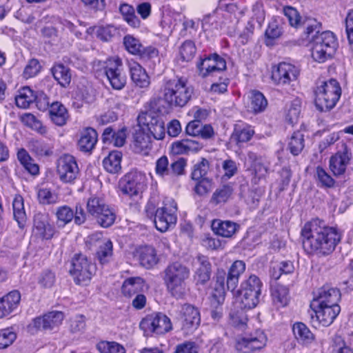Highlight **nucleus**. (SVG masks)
<instances>
[{"instance_id": "23", "label": "nucleus", "mask_w": 353, "mask_h": 353, "mask_svg": "<svg viewBox=\"0 0 353 353\" xmlns=\"http://www.w3.org/2000/svg\"><path fill=\"white\" fill-rule=\"evenodd\" d=\"M203 146L202 143L194 139H184L173 142L170 149L173 154L179 155L190 152H196L201 150Z\"/></svg>"}, {"instance_id": "3", "label": "nucleus", "mask_w": 353, "mask_h": 353, "mask_svg": "<svg viewBox=\"0 0 353 353\" xmlns=\"http://www.w3.org/2000/svg\"><path fill=\"white\" fill-rule=\"evenodd\" d=\"M163 100L170 106L184 107L190 100L193 90L184 79H164L161 86Z\"/></svg>"}, {"instance_id": "17", "label": "nucleus", "mask_w": 353, "mask_h": 353, "mask_svg": "<svg viewBox=\"0 0 353 353\" xmlns=\"http://www.w3.org/2000/svg\"><path fill=\"white\" fill-rule=\"evenodd\" d=\"M197 68L199 75L205 78L225 70L226 62L219 55L214 54L201 59L197 63Z\"/></svg>"}, {"instance_id": "26", "label": "nucleus", "mask_w": 353, "mask_h": 353, "mask_svg": "<svg viewBox=\"0 0 353 353\" xmlns=\"http://www.w3.org/2000/svg\"><path fill=\"white\" fill-rule=\"evenodd\" d=\"M225 272L219 270L216 274V281L212 293V305H221L225 296Z\"/></svg>"}, {"instance_id": "41", "label": "nucleus", "mask_w": 353, "mask_h": 353, "mask_svg": "<svg viewBox=\"0 0 353 353\" xmlns=\"http://www.w3.org/2000/svg\"><path fill=\"white\" fill-rule=\"evenodd\" d=\"M272 296L277 307H285L289 302V290L283 285H276L272 289Z\"/></svg>"}, {"instance_id": "50", "label": "nucleus", "mask_w": 353, "mask_h": 353, "mask_svg": "<svg viewBox=\"0 0 353 353\" xmlns=\"http://www.w3.org/2000/svg\"><path fill=\"white\" fill-rule=\"evenodd\" d=\"M288 148L293 155H298L304 148L303 134L299 131L294 132L289 142Z\"/></svg>"}, {"instance_id": "53", "label": "nucleus", "mask_w": 353, "mask_h": 353, "mask_svg": "<svg viewBox=\"0 0 353 353\" xmlns=\"http://www.w3.org/2000/svg\"><path fill=\"white\" fill-rule=\"evenodd\" d=\"M123 44L126 50L132 54L139 55L141 50H143L141 41L131 35H127L123 38Z\"/></svg>"}, {"instance_id": "4", "label": "nucleus", "mask_w": 353, "mask_h": 353, "mask_svg": "<svg viewBox=\"0 0 353 353\" xmlns=\"http://www.w3.org/2000/svg\"><path fill=\"white\" fill-rule=\"evenodd\" d=\"M145 212L148 217L153 219L157 230L161 232H166L176 223L177 205L172 198H165L163 206L158 208L155 212L154 205L148 203Z\"/></svg>"}, {"instance_id": "40", "label": "nucleus", "mask_w": 353, "mask_h": 353, "mask_svg": "<svg viewBox=\"0 0 353 353\" xmlns=\"http://www.w3.org/2000/svg\"><path fill=\"white\" fill-rule=\"evenodd\" d=\"M13 215L20 228L26 222L27 216L24 209L23 199L21 195H16L12 202Z\"/></svg>"}, {"instance_id": "45", "label": "nucleus", "mask_w": 353, "mask_h": 353, "mask_svg": "<svg viewBox=\"0 0 353 353\" xmlns=\"http://www.w3.org/2000/svg\"><path fill=\"white\" fill-rule=\"evenodd\" d=\"M105 210H100L97 215H94L97 222L103 228H108L112 225L116 219V214L113 209L109 205L104 208Z\"/></svg>"}, {"instance_id": "46", "label": "nucleus", "mask_w": 353, "mask_h": 353, "mask_svg": "<svg viewBox=\"0 0 353 353\" xmlns=\"http://www.w3.org/2000/svg\"><path fill=\"white\" fill-rule=\"evenodd\" d=\"M37 199L39 203L43 205L55 204L59 201L58 194L48 188H41L37 190Z\"/></svg>"}, {"instance_id": "38", "label": "nucleus", "mask_w": 353, "mask_h": 353, "mask_svg": "<svg viewBox=\"0 0 353 353\" xmlns=\"http://www.w3.org/2000/svg\"><path fill=\"white\" fill-rule=\"evenodd\" d=\"M121 159L122 153L118 150H113L103 160V168L110 173H117L121 169Z\"/></svg>"}, {"instance_id": "29", "label": "nucleus", "mask_w": 353, "mask_h": 353, "mask_svg": "<svg viewBox=\"0 0 353 353\" xmlns=\"http://www.w3.org/2000/svg\"><path fill=\"white\" fill-rule=\"evenodd\" d=\"M98 134L97 131L92 128L83 129L80 133L78 141V147L82 152H90L95 146L97 142Z\"/></svg>"}, {"instance_id": "8", "label": "nucleus", "mask_w": 353, "mask_h": 353, "mask_svg": "<svg viewBox=\"0 0 353 353\" xmlns=\"http://www.w3.org/2000/svg\"><path fill=\"white\" fill-rule=\"evenodd\" d=\"M103 73L109 83L114 90H122L127 82L125 74L123 72L122 61L119 57H112L99 62Z\"/></svg>"}, {"instance_id": "36", "label": "nucleus", "mask_w": 353, "mask_h": 353, "mask_svg": "<svg viewBox=\"0 0 353 353\" xmlns=\"http://www.w3.org/2000/svg\"><path fill=\"white\" fill-rule=\"evenodd\" d=\"M36 99V93L30 87L25 86L18 90L15 97V103L17 107L26 109L34 103Z\"/></svg>"}, {"instance_id": "49", "label": "nucleus", "mask_w": 353, "mask_h": 353, "mask_svg": "<svg viewBox=\"0 0 353 353\" xmlns=\"http://www.w3.org/2000/svg\"><path fill=\"white\" fill-rule=\"evenodd\" d=\"M57 224L59 226H65L74 218L73 210L67 205L59 207L56 212Z\"/></svg>"}, {"instance_id": "54", "label": "nucleus", "mask_w": 353, "mask_h": 353, "mask_svg": "<svg viewBox=\"0 0 353 353\" xmlns=\"http://www.w3.org/2000/svg\"><path fill=\"white\" fill-rule=\"evenodd\" d=\"M97 347L101 353H125L124 347L116 342L101 341Z\"/></svg>"}, {"instance_id": "51", "label": "nucleus", "mask_w": 353, "mask_h": 353, "mask_svg": "<svg viewBox=\"0 0 353 353\" xmlns=\"http://www.w3.org/2000/svg\"><path fill=\"white\" fill-rule=\"evenodd\" d=\"M107 205L99 197L91 196L86 203L87 213L93 217L94 215H97L100 210H105L104 208Z\"/></svg>"}, {"instance_id": "22", "label": "nucleus", "mask_w": 353, "mask_h": 353, "mask_svg": "<svg viewBox=\"0 0 353 353\" xmlns=\"http://www.w3.org/2000/svg\"><path fill=\"white\" fill-rule=\"evenodd\" d=\"M245 165L253 176L252 181L255 184L268 174V168L263 165L262 160L258 158L254 153H248Z\"/></svg>"}, {"instance_id": "64", "label": "nucleus", "mask_w": 353, "mask_h": 353, "mask_svg": "<svg viewBox=\"0 0 353 353\" xmlns=\"http://www.w3.org/2000/svg\"><path fill=\"white\" fill-rule=\"evenodd\" d=\"M231 195V190L228 186H223L216 190L211 199V201L214 204L225 202Z\"/></svg>"}, {"instance_id": "61", "label": "nucleus", "mask_w": 353, "mask_h": 353, "mask_svg": "<svg viewBox=\"0 0 353 353\" xmlns=\"http://www.w3.org/2000/svg\"><path fill=\"white\" fill-rule=\"evenodd\" d=\"M17 335L10 328L0 330V349L10 346L16 339Z\"/></svg>"}, {"instance_id": "48", "label": "nucleus", "mask_w": 353, "mask_h": 353, "mask_svg": "<svg viewBox=\"0 0 353 353\" xmlns=\"http://www.w3.org/2000/svg\"><path fill=\"white\" fill-rule=\"evenodd\" d=\"M241 310H232L230 312V323L239 329L243 330L246 327L248 317L244 312V308Z\"/></svg>"}, {"instance_id": "6", "label": "nucleus", "mask_w": 353, "mask_h": 353, "mask_svg": "<svg viewBox=\"0 0 353 353\" xmlns=\"http://www.w3.org/2000/svg\"><path fill=\"white\" fill-rule=\"evenodd\" d=\"M341 95V88L336 80L322 82L314 91L315 105L321 112L330 110L336 105Z\"/></svg>"}, {"instance_id": "15", "label": "nucleus", "mask_w": 353, "mask_h": 353, "mask_svg": "<svg viewBox=\"0 0 353 353\" xmlns=\"http://www.w3.org/2000/svg\"><path fill=\"white\" fill-rule=\"evenodd\" d=\"M312 310L311 319L313 323L324 327L330 325L341 312L340 306L310 304Z\"/></svg>"}, {"instance_id": "57", "label": "nucleus", "mask_w": 353, "mask_h": 353, "mask_svg": "<svg viewBox=\"0 0 353 353\" xmlns=\"http://www.w3.org/2000/svg\"><path fill=\"white\" fill-rule=\"evenodd\" d=\"M179 52L181 57L183 61H190L196 53L194 43L190 40L184 41L180 48Z\"/></svg>"}, {"instance_id": "43", "label": "nucleus", "mask_w": 353, "mask_h": 353, "mask_svg": "<svg viewBox=\"0 0 353 353\" xmlns=\"http://www.w3.org/2000/svg\"><path fill=\"white\" fill-rule=\"evenodd\" d=\"M150 148V137L143 131H138L135 133L133 141V149L135 152L144 154L148 153Z\"/></svg>"}, {"instance_id": "35", "label": "nucleus", "mask_w": 353, "mask_h": 353, "mask_svg": "<svg viewBox=\"0 0 353 353\" xmlns=\"http://www.w3.org/2000/svg\"><path fill=\"white\" fill-rule=\"evenodd\" d=\"M49 112L50 118L54 124L62 126L66 123L69 115L63 104L58 101L52 103L50 106Z\"/></svg>"}, {"instance_id": "12", "label": "nucleus", "mask_w": 353, "mask_h": 353, "mask_svg": "<svg viewBox=\"0 0 353 353\" xmlns=\"http://www.w3.org/2000/svg\"><path fill=\"white\" fill-rule=\"evenodd\" d=\"M146 185V177L141 172L136 170L127 173L120 181L121 192L130 197L138 196Z\"/></svg>"}, {"instance_id": "55", "label": "nucleus", "mask_w": 353, "mask_h": 353, "mask_svg": "<svg viewBox=\"0 0 353 353\" xmlns=\"http://www.w3.org/2000/svg\"><path fill=\"white\" fill-rule=\"evenodd\" d=\"M37 281L41 287L50 288L55 283V274L50 270H45L39 275Z\"/></svg>"}, {"instance_id": "11", "label": "nucleus", "mask_w": 353, "mask_h": 353, "mask_svg": "<svg viewBox=\"0 0 353 353\" xmlns=\"http://www.w3.org/2000/svg\"><path fill=\"white\" fill-rule=\"evenodd\" d=\"M299 75V68L290 63L281 62L272 68L271 79L278 86L290 85L297 80Z\"/></svg>"}, {"instance_id": "13", "label": "nucleus", "mask_w": 353, "mask_h": 353, "mask_svg": "<svg viewBox=\"0 0 353 353\" xmlns=\"http://www.w3.org/2000/svg\"><path fill=\"white\" fill-rule=\"evenodd\" d=\"M139 326L147 334L150 333L163 334L172 330L170 319L163 314L146 316L141 321Z\"/></svg>"}, {"instance_id": "14", "label": "nucleus", "mask_w": 353, "mask_h": 353, "mask_svg": "<svg viewBox=\"0 0 353 353\" xmlns=\"http://www.w3.org/2000/svg\"><path fill=\"white\" fill-rule=\"evenodd\" d=\"M176 319L185 332L196 330L201 322L199 310L190 304L183 305L177 312Z\"/></svg>"}, {"instance_id": "60", "label": "nucleus", "mask_w": 353, "mask_h": 353, "mask_svg": "<svg viewBox=\"0 0 353 353\" xmlns=\"http://www.w3.org/2000/svg\"><path fill=\"white\" fill-rule=\"evenodd\" d=\"M315 176L321 186L331 188L334 184V180L332 177L320 166H318L316 169Z\"/></svg>"}, {"instance_id": "59", "label": "nucleus", "mask_w": 353, "mask_h": 353, "mask_svg": "<svg viewBox=\"0 0 353 353\" xmlns=\"http://www.w3.org/2000/svg\"><path fill=\"white\" fill-rule=\"evenodd\" d=\"M155 172L159 176L162 178L170 176L169 161L167 157L162 156L157 159L155 166Z\"/></svg>"}, {"instance_id": "39", "label": "nucleus", "mask_w": 353, "mask_h": 353, "mask_svg": "<svg viewBox=\"0 0 353 353\" xmlns=\"http://www.w3.org/2000/svg\"><path fill=\"white\" fill-rule=\"evenodd\" d=\"M293 334L296 340L302 343L308 344L312 343L314 339V336L303 323H296L292 327Z\"/></svg>"}, {"instance_id": "37", "label": "nucleus", "mask_w": 353, "mask_h": 353, "mask_svg": "<svg viewBox=\"0 0 353 353\" xmlns=\"http://www.w3.org/2000/svg\"><path fill=\"white\" fill-rule=\"evenodd\" d=\"M350 157L346 152H339L330 160V168L334 175H341L345 171Z\"/></svg>"}, {"instance_id": "20", "label": "nucleus", "mask_w": 353, "mask_h": 353, "mask_svg": "<svg viewBox=\"0 0 353 353\" xmlns=\"http://www.w3.org/2000/svg\"><path fill=\"white\" fill-rule=\"evenodd\" d=\"M64 319V314L61 312H50L41 317H37L32 320L30 327L37 330H52L59 326Z\"/></svg>"}, {"instance_id": "31", "label": "nucleus", "mask_w": 353, "mask_h": 353, "mask_svg": "<svg viewBox=\"0 0 353 353\" xmlns=\"http://www.w3.org/2000/svg\"><path fill=\"white\" fill-rule=\"evenodd\" d=\"M268 105V101L263 94L253 90L248 93V108L254 113L264 111Z\"/></svg>"}, {"instance_id": "33", "label": "nucleus", "mask_w": 353, "mask_h": 353, "mask_svg": "<svg viewBox=\"0 0 353 353\" xmlns=\"http://www.w3.org/2000/svg\"><path fill=\"white\" fill-rule=\"evenodd\" d=\"M145 287V281L142 278L139 276L130 277L123 281L121 292L125 296L131 297L142 292Z\"/></svg>"}, {"instance_id": "2", "label": "nucleus", "mask_w": 353, "mask_h": 353, "mask_svg": "<svg viewBox=\"0 0 353 353\" xmlns=\"http://www.w3.org/2000/svg\"><path fill=\"white\" fill-rule=\"evenodd\" d=\"M190 274L188 267L178 261L169 264L164 270V283L167 290L173 297L181 299L185 295V281L190 277Z\"/></svg>"}, {"instance_id": "9", "label": "nucleus", "mask_w": 353, "mask_h": 353, "mask_svg": "<svg viewBox=\"0 0 353 353\" xmlns=\"http://www.w3.org/2000/svg\"><path fill=\"white\" fill-rule=\"evenodd\" d=\"M71 275L77 284L89 281L96 272V266L85 255L76 254L71 261Z\"/></svg>"}, {"instance_id": "58", "label": "nucleus", "mask_w": 353, "mask_h": 353, "mask_svg": "<svg viewBox=\"0 0 353 353\" xmlns=\"http://www.w3.org/2000/svg\"><path fill=\"white\" fill-rule=\"evenodd\" d=\"M321 23L314 19H309L306 21V28L304 34L306 35L307 39L311 43L312 36L321 34Z\"/></svg>"}, {"instance_id": "44", "label": "nucleus", "mask_w": 353, "mask_h": 353, "mask_svg": "<svg viewBox=\"0 0 353 353\" xmlns=\"http://www.w3.org/2000/svg\"><path fill=\"white\" fill-rule=\"evenodd\" d=\"M52 74L56 81L62 86L66 87L71 81L69 68L63 64H57L52 68Z\"/></svg>"}, {"instance_id": "30", "label": "nucleus", "mask_w": 353, "mask_h": 353, "mask_svg": "<svg viewBox=\"0 0 353 353\" xmlns=\"http://www.w3.org/2000/svg\"><path fill=\"white\" fill-rule=\"evenodd\" d=\"M245 270V263L243 261H235L230 266L227 276V288L228 290L234 291L238 284L239 276Z\"/></svg>"}, {"instance_id": "1", "label": "nucleus", "mask_w": 353, "mask_h": 353, "mask_svg": "<svg viewBox=\"0 0 353 353\" xmlns=\"http://www.w3.org/2000/svg\"><path fill=\"white\" fill-rule=\"evenodd\" d=\"M302 243L305 251L320 257L331 254L342 239V232L319 219L305 223L301 230Z\"/></svg>"}, {"instance_id": "52", "label": "nucleus", "mask_w": 353, "mask_h": 353, "mask_svg": "<svg viewBox=\"0 0 353 353\" xmlns=\"http://www.w3.org/2000/svg\"><path fill=\"white\" fill-rule=\"evenodd\" d=\"M21 121L24 125L35 131H37L40 134H44L46 132V129L41 122L32 114L27 113L22 115Z\"/></svg>"}, {"instance_id": "56", "label": "nucleus", "mask_w": 353, "mask_h": 353, "mask_svg": "<svg viewBox=\"0 0 353 353\" xmlns=\"http://www.w3.org/2000/svg\"><path fill=\"white\" fill-rule=\"evenodd\" d=\"M301 112V104L299 101H294L287 110L285 114L286 121L294 125L298 121L299 114Z\"/></svg>"}, {"instance_id": "16", "label": "nucleus", "mask_w": 353, "mask_h": 353, "mask_svg": "<svg viewBox=\"0 0 353 353\" xmlns=\"http://www.w3.org/2000/svg\"><path fill=\"white\" fill-rule=\"evenodd\" d=\"M268 339L264 332L258 330L250 336L238 338L236 342V349L241 353H250L264 347Z\"/></svg>"}, {"instance_id": "19", "label": "nucleus", "mask_w": 353, "mask_h": 353, "mask_svg": "<svg viewBox=\"0 0 353 353\" xmlns=\"http://www.w3.org/2000/svg\"><path fill=\"white\" fill-rule=\"evenodd\" d=\"M138 121L140 125L145 127L146 130L157 140H161L165 137L164 123L161 119L152 112H145L139 115Z\"/></svg>"}, {"instance_id": "24", "label": "nucleus", "mask_w": 353, "mask_h": 353, "mask_svg": "<svg viewBox=\"0 0 353 353\" xmlns=\"http://www.w3.org/2000/svg\"><path fill=\"white\" fill-rule=\"evenodd\" d=\"M212 230L218 236L232 238L239 230V225L231 221L215 219L212 222Z\"/></svg>"}, {"instance_id": "63", "label": "nucleus", "mask_w": 353, "mask_h": 353, "mask_svg": "<svg viewBox=\"0 0 353 353\" xmlns=\"http://www.w3.org/2000/svg\"><path fill=\"white\" fill-rule=\"evenodd\" d=\"M70 330L72 333H81L85 328V316L83 315H77L70 321Z\"/></svg>"}, {"instance_id": "47", "label": "nucleus", "mask_w": 353, "mask_h": 353, "mask_svg": "<svg viewBox=\"0 0 353 353\" xmlns=\"http://www.w3.org/2000/svg\"><path fill=\"white\" fill-rule=\"evenodd\" d=\"M112 256V243L110 239H103L97 252V258L101 264L108 263Z\"/></svg>"}, {"instance_id": "7", "label": "nucleus", "mask_w": 353, "mask_h": 353, "mask_svg": "<svg viewBox=\"0 0 353 353\" xmlns=\"http://www.w3.org/2000/svg\"><path fill=\"white\" fill-rule=\"evenodd\" d=\"M263 283L256 275L252 274L241 284L240 307L252 309L259 303Z\"/></svg>"}, {"instance_id": "34", "label": "nucleus", "mask_w": 353, "mask_h": 353, "mask_svg": "<svg viewBox=\"0 0 353 353\" xmlns=\"http://www.w3.org/2000/svg\"><path fill=\"white\" fill-rule=\"evenodd\" d=\"M119 12L128 26L133 28L141 27V21L136 15L135 9L132 5L125 2L121 3L119 6Z\"/></svg>"}, {"instance_id": "25", "label": "nucleus", "mask_w": 353, "mask_h": 353, "mask_svg": "<svg viewBox=\"0 0 353 353\" xmlns=\"http://www.w3.org/2000/svg\"><path fill=\"white\" fill-rule=\"evenodd\" d=\"M130 77L137 87L148 88L150 85V79L146 70L138 63L132 62L129 64Z\"/></svg>"}, {"instance_id": "18", "label": "nucleus", "mask_w": 353, "mask_h": 353, "mask_svg": "<svg viewBox=\"0 0 353 353\" xmlns=\"http://www.w3.org/2000/svg\"><path fill=\"white\" fill-rule=\"evenodd\" d=\"M341 294L337 288L328 285L320 288L314 295L311 304L339 306Z\"/></svg>"}, {"instance_id": "21", "label": "nucleus", "mask_w": 353, "mask_h": 353, "mask_svg": "<svg viewBox=\"0 0 353 353\" xmlns=\"http://www.w3.org/2000/svg\"><path fill=\"white\" fill-rule=\"evenodd\" d=\"M54 228L49 222L47 214L38 212L34 216L33 232L41 239H50L54 234Z\"/></svg>"}, {"instance_id": "5", "label": "nucleus", "mask_w": 353, "mask_h": 353, "mask_svg": "<svg viewBox=\"0 0 353 353\" xmlns=\"http://www.w3.org/2000/svg\"><path fill=\"white\" fill-rule=\"evenodd\" d=\"M338 46L337 39L331 31H324L312 36L310 43L311 56L318 63L332 59Z\"/></svg>"}, {"instance_id": "28", "label": "nucleus", "mask_w": 353, "mask_h": 353, "mask_svg": "<svg viewBox=\"0 0 353 353\" xmlns=\"http://www.w3.org/2000/svg\"><path fill=\"white\" fill-rule=\"evenodd\" d=\"M21 295L18 291H12L0 299V319L10 314L15 310L20 301Z\"/></svg>"}, {"instance_id": "32", "label": "nucleus", "mask_w": 353, "mask_h": 353, "mask_svg": "<svg viewBox=\"0 0 353 353\" xmlns=\"http://www.w3.org/2000/svg\"><path fill=\"white\" fill-rule=\"evenodd\" d=\"M126 128H123L117 132L114 131L112 128H106L102 134V139L105 143H112L114 146H123L126 140Z\"/></svg>"}, {"instance_id": "10", "label": "nucleus", "mask_w": 353, "mask_h": 353, "mask_svg": "<svg viewBox=\"0 0 353 353\" xmlns=\"http://www.w3.org/2000/svg\"><path fill=\"white\" fill-rule=\"evenodd\" d=\"M57 172L59 180L63 183L74 184L80 176L77 160L70 154H64L58 159Z\"/></svg>"}, {"instance_id": "27", "label": "nucleus", "mask_w": 353, "mask_h": 353, "mask_svg": "<svg viewBox=\"0 0 353 353\" xmlns=\"http://www.w3.org/2000/svg\"><path fill=\"white\" fill-rule=\"evenodd\" d=\"M196 268L194 279L197 283L204 284L210 278L211 264L207 256L199 255L194 262Z\"/></svg>"}, {"instance_id": "62", "label": "nucleus", "mask_w": 353, "mask_h": 353, "mask_svg": "<svg viewBox=\"0 0 353 353\" xmlns=\"http://www.w3.org/2000/svg\"><path fill=\"white\" fill-rule=\"evenodd\" d=\"M41 65L38 60L32 59L26 65L23 76L25 79H30L35 77L40 72Z\"/></svg>"}, {"instance_id": "42", "label": "nucleus", "mask_w": 353, "mask_h": 353, "mask_svg": "<svg viewBox=\"0 0 353 353\" xmlns=\"http://www.w3.org/2000/svg\"><path fill=\"white\" fill-rule=\"evenodd\" d=\"M139 259L140 264L146 268L153 267L158 262L156 251L150 246H146L140 250Z\"/></svg>"}]
</instances>
